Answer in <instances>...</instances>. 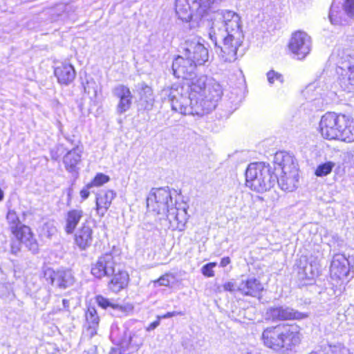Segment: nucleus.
<instances>
[{
  "label": "nucleus",
  "instance_id": "obj_24",
  "mask_svg": "<svg viewBox=\"0 0 354 354\" xmlns=\"http://www.w3.org/2000/svg\"><path fill=\"white\" fill-rule=\"evenodd\" d=\"M143 338L141 333L138 332H128L126 340L123 343V351H120V354H129L133 351H138L143 344Z\"/></svg>",
  "mask_w": 354,
  "mask_h": 354
},
{
  "label": "nucleus",
  "instance_id": "obj_11",
  "mask_svg": "<svg viewBox=\"0 0 354 354\" xmlns=\"http://www.w3.org/2000/svg\"><path fill=\"white\" fill-rule=\"evenodd\" d=\"M184 46V56L194 62L196 66L203 65L208 60V50L199 38L187 39Z\"/></svg>",
  "mask_w": 354,
  "mask_h": 354
},
{
  "label": "nucleus",
  "instance_id": "obj_50",
  "mask_svg": "<svg viewBox=\"0 0 354 354\" xmlns=\"http://www.w3.org/2000/svg\"><path fill=\"white\" fill-rule=\"evenodd\" d=\"M84 91H85L86 93H90V91H89V90H87V87H86V86H84Z\"/></svg>",
  "mask_w": 354,
  "mask_h": 354
},
{
  "label": "nucleus",
  "instance_id": "obj_18",
  "mask_svg": "<svg viewBox=\"0 0 354 354\" xmlns=\"http://www.w3.org/2000/svg\"><path fill=\"white\" fill-rule=\"evenodd\" d=\"M263 289V284L256 278L243 280L237 286V290L243 295L259 298Z\"/></svg>",
  "mask_w": 354,
  "mask_h": 354
},
{
  "label": "nucleus",
  "instance_id": "obj_21",
  "mask_svg": "<svg viewBox=\"0 0 354 354\" xmlns=\"http://www.w3.org/2000/svg\"><path fill=\"white\" fill-rule=\"evenodd\" d=\"M51 284L60 288H66L73 283V277L70 270H58L50 274Z\"/></svg>",
  "mask_w": 354,
  "mask_h": 354
},
{
  "label": "nucleus",
  "instance_id": "obj_10",
  "mask_svg": "<svg viewBox=\"0 0 354 354\" xmlns=\"http://www.w3.org/2000/svg\"><path fill=\"white\" fill-rule=\"evenodd\" d=\"M354 17V0H334L330 6L329 19L334 25H347Z\"/></svg>",
  "mask_w": 354,
  "mask_h": 354
},
{
  "label": "nucleus",
  "instance_id": "obj_46",
  "mask_svg": "<svg viewBox=\"0 0 354 354\" xmlns=\"http://www.w3.org/2000/svg\"><path fill=\"white\" fill-rule=\"evenodd\" d=\"M66 140L71 142L73 145H74L75 147H79L78 144L80 143L79 141L77 142H75L73 139L70 138H66Z\"/></svg>",
  "mask_w": 354,
  "mask_h": 354
},
{
  "label": "nucleus",
  "instance_id": "obj_22",
  "mask_svg": "<svg viewBox=\"0 0 354 354\" xmlns=\"http://www.w3.org/2000/svg\"><path fill=\"white\" fill-rule=\"evenodd\" d=\"M115 193L112 190H102L96 196V209L100 216H104L109 208Z\"/></svg>",
  "mask_w": 354,
  "mask_h": 354
},
{
  "label": "nucleus",
  "instance_id": "obj_8",
  "mask_svg": "<svg viewBox=\"0 0 354 354\" xmlns=\"http://www.w3.org/2000/svg\"><path fill=\"white\" fill-rule=\"evenodd\" d=\"M6 218L10 224L12 233L15 238L22 241L25 246L33 254L39 251V245L34 238L32 232L29 227L21 225L19 219L14 210L10 209Z\"/></svg>",
  "mask_w": 354,
  "mask_h": 354
},
{
  "label": "nucleus",
  "instance_id": "obj_20",
  "mask_svg": "<svg viewBox=\"0 0 354 354\" xmlns=\"http://www.w3.org/2000/svg\"><path fill=\"white\" fill-rule=\"evenodd\" d=\"M82 150L80 147H73L68 151L63 158V162L65 169L70 173H78L79 168L77 165L81 162Z\"/></svg>",
  "mask_w": 354,
  "mask_h": 354
},
{
  "label": "nucleus",
  "instance_id": "obj_15",
  "mask_svg": "<svg viewBox=\"0 0 354 354\" xmlns=\"http://www.w3.org/2000/svg\"><path fill=\"white\" fill-rule=\"evenodd\" d=\"M266 316L272 321L301 319L306 317L304 313L286 306L271 307L267 310Z\"/></svg>",
  "mask_w": 354,
  "mask_h": 354
},
{
  "label": "nucleus",
  "instance_id": "obj_43",
  "mask_svg": "<svg viewBox=\"0 0 354 354\" xmlns=\"http://www.w3.org/2000/svg\"><path fill=\"white\" fill-rule=\"evenodd\" d=\"M160 324L159 321H155L152 323H151L149 326L147 328V330H151L155 329L156 327H158Z\"/></svg>",
  "mask_w": 354,
  "mask_h": 354
},
{
  "label": "nucleus",
  "instance_id": "obj_29",
  "mask_svg": "<svg viewBox=\"0 0 354 354\" xmlns=\"http://www.w3.org/2000/svg\"><path fill=\"white\" fill-rule=\"evenodd\" d=\"M82 216L83 211L82 209H72L68 212L66 216L65 226V231L67 234L73 233Z\"/></svg>",
  "mask_w": 354,
  "mask_h": 354
},
{
  "label": "nucleus",
  "instance_id": "obj_45",
  "mask_svg": "<svg viewBox=\"0 0 354 354\" xmlns=\"http://www.w3.org/2000/svg\"><path fill=\"white\" fill-rule=\"evenodd\" d=\"M63 309L66 310H68L70 308V300L66 299H63L62 300Z\"/></svg>",
  "mask_w": 354,
  "mask_h": 354
},
{
  "label": "nucleus",
  "instance_id": "obj_48",
  "mask_svg": "<svg viewBox=\"0 0 354 354\" xmlns=\"http://www.w3.org/2000/svg\"><path fill=\"white\" fill-rule=\"evenodd\" d=\"M72 194H73V188L72 187H69L67 189V194H68V198L71 197Z\"/></svg>",
  "mask_w": 354,
  "mask_h": 354
},
{
  "label": "nucleus",
  "instance_id": "obj_9",
  "mask_svg": "<svg viewBox=\"0 0 354 354\" xmlns=\"http://www.w3.org/2000/svg\"><path fill=\"white\" fill-rule=\"evenodd\" d=\"M336 73L344 90L354 89V55L343 52L336 63Z\"/></svg>",
  "mask_w": 354,
  "mask_h": 354
},
{
  "label": "nucleus",
  "instance_id": "obj_35",
  "mask_svg": "<svg viewBox=\"0 0 354 354\" xmlns=\"http://www.w3.org/2000/svg\"><path fill=\"white\" fill-rule=\"evenodd\" d=\"M267 78L270 84H273L275 81L279 82L280 84H282L283 82V76L274 71H270L267 73Z\"/></svg>",
  "mask_w": 354,
  "mask_h": 354
},
{
  "label": "nucleus",
  "instance_id": "obj_47",
  "mask_svg": "<svg viewBox=\"0 0 354 354\" xmlns=\"http://www.w3.org/2000/svg\"><path fill=\"white\" fill-rule=\"evenodd\" d=\"M82 354H95V349L91 348L88 351H84Z\"/></svg>",
  "mask_w": 354,
  "mask_h": 354
},
{
  "label": "nucleus",
  "instance_id": "obj_5",
  "mask_svg": "<svg viewBox=\"0 0 354 354\" xmlns=\"http://www.w3.org/2000/svg\"><path fill=\"white\" fill-rule=\"evenodd\" d=\"M265 346L274 351H290L301 341L296 326H278L267 328L262 333Z\"/></svg>",
  "mask_w": 354,
  "mask_h": 354
},
{
  "label": "nucleus",
  "instance_id": "obj_40",
  "mask_svg": "<svg viewBox=\"0 0 354 354\" xmlns=\"http://www.w3.org/2000/svg\"><path fill=\"white\" fill-rule=\"evenodd\" d=\"M184 315V313L181 311H172V312L167 313L162 317L166 319V318H170V317L176 316V315Z\"/></svg>",
  "mask_w": 354,
  "mask_h": 354
},
{
  "label": "nucleus",
  "instance_id": "obj_32",
  "mask_svg": "<svg viewBox=\"0 0 354 354\" xmlns=\"http://www.w3.org/2000/svg\"><path fill=\"white\" fill-rule=\"evenodd\" d=\"M95 299L98 306L102 308L106 309L111 308L113 309H122V306L115 303L113 299H107L102 295L96 296Z\"/></svg>",
  "mask_w": 354,
  "mask_h": 354
},
{
  "label": "nucleus",
  "instance_id": "obj_42",
  "mask_svg": "<svg viewBox=\"0 0 354 354\" xmlns=\"http://www.w3.org/2000/svg\"><path fill=\"white\" fill-rule=\"evenodd\" d=\"M88 189V187L86 189H83L80 192V196H81L82 198L84 200L86 199L90 194Z\"/></svg>",
  "mask_w": 354,
  "mask_h": 354
},
{
  "label": "nucleus",
  "instance_id": "obj_33",
  "mask_svg": "<svg viewBox=\"0 0 354 354\" xmlns=\"http://www.w3.org/2000/svg\"><path fill=\"white\" fill-rule=\"evenodd\" d=\"M335 164L333 162H327L319 165L316 171L315 175L317 176H324L330 174L334 167Z\"/></svg>",
  "mask_w": 354,
  "mask_h": 354
},
{
  "label": "nucleus",
  "instance_id": "obj_37",
  "mask_svg": "<svg viewBox=\"0 0 354 354\" xmlns=\"http://www.w3.org/2000/svg\"><path fill=\"white\" fill-rule=\"evenodd\" d=\"M169 275L165 274L160 277L156 281H154V283H158L159 286H169L170 281H169Z\"/></svg>",
  "mask_w": 354,
  "mask_h": 354
},
{
  "label": "nucleus",
  "instance_id": "obj_7",
  "mask_svg": "<svg viewBox=\"0 0 354 354\" xmlns=\"http://www.w3.org/2000/svg\"><path fill=\"white\" fill-rule=\"evenodd\" d=\"M245 185L257 192L270 190L277 180V175L269 165L264 162L250 163L245 171Z\"/></svg>",
  "mask_w": 354,
  "mask_h": 354
},
{
  "label": "nucleus",
  "instance_id": "obj_3",
  "mask_svg": "<svg viewBox=\"0 0 354 354\" xmlns=\"http://www.w3.org/2000/svg\"><path fill=\"white\" fill-rule=\"evenodd\" d=\"M186 205L176 207L169 187L153 188L147 199L148 210L165 216L171 227L181 230L187 219Z\"/></svg>",
  "mask_w": 354,
  "mask_h": 354
},
{
  "label": "nucleus",
  "instance_id": "obj_17",
  "mask_svg": "<svg viewBox=\"0 0 354 354\" xmlns=\"http://www.w3.org/2000/svg\"><path fill=\"white\" fill-rule=\"evenodd\" d=\"M330 274L341 279L347 277L349 271V262L344 254H337L334 255L330 263Z\"/></svg>",
  "mask_w": 354,
  "mask_h": 354
},
{
  "label": "nucleus",
  "instance_id": "obj_6",
  "mask_svg": "<svg viewBox=\"0 0 354 354\" xmlns=\"http://www.w3.org/2000/svg\"><path fill=\"white\" fill-rule=\"evenodd\" d=\"M274 169L281 170L282 175L277 180L280 188L285 192H293L297 187L299 173L294 158L283 151L277 152L274 157Z\"/></svg>",
  "mask_w": 354,
  "mask_h": 354
},
{
  "label": "nucleus",
  "instance_id": "obj_1",
  "mask_svg": "<svg viewBox=\"0 0 354 354\" xmlns=\"http://www.w3.org/2000/svg\"><path fill=\"white\" fill-rule=\"evenodd\" d=\"M189 87V94L179 85H173L163 91L174 111L182 115L202 116L213 111L223 95L219 82L204 75L192 80Z\"/></svg>",
  "mask_w": 354,
  "mask_h": 354
},
{
  "label": "nucleus",
  "instance_id": "obj_34",
  "mask_svg": "<svg viewBox=\"0 0 354 354\" xmlns=\"http://www.w3.org/2000/svg\"><path fill=\"white\" fill-rule=\"evenodd\" d=\"M110 180V178L109 176H106L102 173H98L93 180L87 185L88 188H91L93 186H101L104 185V183L109 182Z\"/></svg>",
  "mask_w": 354,
  "mask_h": 354
},
{
  "label": "nucleus",
  "instance_id": "obj_31",
  "mask_svg": "<svg viewBox=\"0 0 354 354\" xmlns=\"http://www.w3.org/2000/svg\"><path fill=\"white\" fill-rule=\"evenodd\" d=\"M127 330L124 328H120L118 326H112L110 338L113 343L120 347V351H123V342L126 340Z\"/></svg>",
  "mask_w": 354,
  "mask_h": 354
},
{
  "label": "nucleus",
  "instance_id": "obj_38",
  "mask_svg": "<svg viewBox=\"0 0 354 354\" xmlns=\"http://www.w3.org/2000/svg\"><path fill=\"white\" fill-rule=\"evenodd\" d=\"M16 241H12L11 243V253L13 254H17L20 251V245L21 243L24 244L22 241L19 240L17 238Z\"/></svg>",
  "mask_w": 354,
  "mask_h": 354
},
{
  "label": "nucleus",
  "instance_id": "obj_49",
  "mask_svg": "<svg viewBox=\"0 0 354 354\" xmlns=\"http://www.w3.org/2000/svg\"><path fill=\"white\" fill-rule=\"evenodd\" d=\"M64 8H65V6H64V5H63V4H60V5L57 6V7H56V8H55V9H56V10H64Z\"/></svg>",
  "mask_w": 354,
  "mask_h": 354
},
{
  "label": "nucleus",
  "instance_id": "obj_39",
  "mask_svg": "<svg viewBox=\"0 0 354 354\" xmlns=\"http://www.w3.org/2000/svg\"><path fill=\"white\" fill-rule=\"evenodd\" d=\"M223 290L225 291H229L233 292L236 290V285L232 281H227L223 284Z\"/></svg>",
  "mask_w": 354,
  "mask_h": 354
},
{
  "label": "nucleus",
  "instance_id": "obj_28",
  "mask_svg": "<svg viewBox=\"0 0 354 354\" xmlns=\"http://www.w3.org/2000/svg\"><path fill=\"white\" fill-rule=\"evenodd\" d=\"M308 354H351V353L344 344L336 343L323 344Z\"/></svg>",
  "mask_w": 354,
  "mask_h": 354
},
{
  "label": "nucleus",
  "instance_id": "obj_44",
  "mask_svg": "<svg viewBox=\"0 0 354 354\" xmlns=\"http://www.w3.org/2000/svg\"><path fill=\"white\" fill-rule=\"evenodd\" d=\"M230 263V259L229 257H224L221 259L220 265L221 267H225Z\"/></svg>",
  "mask_w": 354,
  "mask_h": 354
},
{
  "label": "nucleus",
  "instance_id": "obj_27",
  "mask_svg": "<svg viewBox=\"0 0 354 354\" xmlns=\"http://www.w3.org/2000/svg\"><path fill=\"white\" fill-rule=\"evenodd\" d=\"M136 88L140 96L141 106L146 110H151L154 103V97L151 88L144 82L138 84Z\"/></svg>",
  "mask_w": 354,
  "mask_h": 354
},
{
  "label": "nucleus",
  "instance_id": "obj_26",
  "mask_svg": "<svg viewBox=\"0 0 354 354\" xmlns=\"http://www.w3.org/2000/svg\"><path fill=\"white\" fill-rule=\"evenodd\" d=\"M129 277L126 271L119 270L113 274V277L108 283L109 289L115 293L120 292L124 289L129 283Z\"/></svg>",
  "mask_w": 354,
  "mask_h": 354
},
{
  "label": "nucleus",
  "instance_id": "obj_14",
  "mask_svg": "<svg viewBox=\"0 0 354 354\" xmlns=\"http://www.w3.org/2000/svg\"><path fill=\"white\" fill-rule=\"evenodd\" d=\"M115 261L111 252H107L98 257L92 265L91 274L98 279L113 275L115 272Z\"/></svg>",
  "mask_w": 354,
  "mask_h": 354
},
{
  "label": "nucleus",
  "instance_id": "obj_12",
  "mask_svg": "<svg viewBox=\"0 0 354 354\" xmlns=\"http://www.w3.org/2000/svg\"><path fill=\"white\" fill-rule=\"evenodd\" d=\"M288 48L299 59H304L311 50V37L303 30H297L291 35Z\"/></svg>",
  "mask_w": 354,
  "mask_h": 354
},
{
  "label": "nucleus",
  "instance_id": "obj_16",
  "mask_svg": "<svg viewBox=\"0 0 354 354\" xmlns=\"http://www.w3.org/2000/svg\"><path fill=\"white\" fill-rule=\"evenodd\" d=\"M113 94L119 99L116 106L117 113L121 115L127 111L131 106L133 98L129 88L127 86L120 84L113 89Z\"/></svg>",
  "mask_w": 354,
  "mask_h": 354
},
{
  "label": "nucleus",
  "instance_id": "obj_4",
  "mask_svg": "<svg viewBox=\"0 0 354 354\" xmlns=\"http://www.w3.org/2000/svg\"><path fill=\"white\" fill-rule=\"evenodd\" d=\"M319 130L325 139L348 143L354 141V122L345 115L333 112L325 113L319 122Z\"/></svg>",
  "mask_w": 354,
  "mask_h": 354
},
{
  "label": "nucleus",
  "instance_id": "obj_41",
  "mask_svg": "<svg viewBox=\"0 0 354 354\" xmlns=\"http://www.w3.org/2000/svg\"><path fill=\"white\" fill-rule=\"evenodd\" d=\"M50 154L51 159L54 160H57L60 156L58 153V149L55 148L50 149Z\"/></svg>",
  "mask_w": 354,
  "mask_h": 354
},
{
  "label": "nucleus",
  "instance_id": "obj_13",
  "mask_svg": "<svg viewBox=\"0 0 354 354\" xmlns=\"http://www.w3.org/2000/svg\"><path fill=\"white\" fill-rule=\"evenodd\" d=\"M196 67L194 62L186 57L178 55L173 61V74L178 78L190 80L191 82L195 77Z\"/></svg>",
  "mask_w": 354,
  "mask_h": 354
},
{
  "label": "nucleus",
  "instance_id": "obj_25",
  "mask_svg": "<svg viewBox=\"0 0 354 354\" xmlns=\"http://www.w3.org/2000/svg\"><path fill=\"white\" fill-rule=\"evenodd\" d=\"M93 241V230L90 226L83 225L75 235V242L81 250H86Z\"/></svg>",
  "mask_w": 354,
  "mask_h": 354
},
{
  "label": "nucleus",
  "instance_id": "obj_2",
  "mask_svg": "<svg viewBox=\"0 0 354 354\" xmlns=\"http://www.w3.org/2000/svg\"><path fill=\"white\" fill-rule=\"evenodd\" d=\"M216 29L219 31L223 29L225 34L221 35L223 44L219 47L221 56L225 62L234 61L236 59L237 49L241 45L243 38L239 16L231 10H218L216 12L209 35L216 46Z\"/></svg>",
  "mask_w": 354,
  "mask_h": 354
},
{
  "label": "nucleus",
  "instance_id": "obj_30",
  "mask_svg": "<svg viewBox=\"0 0 354 354\" xmlns=\"http://www.w3.org/2000/svg\"><path fill=\"white\" fill-rule=\"evenodd\" d=\"M86 324H88V330L90 331L91 336L96 334V329L98 327L100 317L97 310L93 306H88L85 313Z\"/></svg>",
  "mask_w": 354,
  "mask_h": 354
},
{
  "label": "nucleus",
  "instance_id": "obj_19",
  "mask_svg": "<svg viewBox=\"0 0 354 354\" xmlns=\"http://www.w3.org/2000/svg\"><path fill=\"white\" fill-rule=\"evenodd\" d=\"M297 266L299 268L298 275L300 279L312 280L319 273V266L314 262L308 263L307 257L301 256L297 261Z\"/></svg>",
  "mask_w": 354,
  "mask_h": 354
},
{
  "label": "nucleus",
  "instance_id": "obj_23",
  "mask_svg": "<svg viewBox=\"0 0 354 354\" xmlns=\"http://www.w3.org/2000/svg\"><path fill=\"white\" fill-rule=\"evenodd\" d=\"M54 73L58 82L65 85L71 84L76 75L73 66L70 64H62L57 66L54 70Z\"/></svg>",
  "mask_w": 354,
  "mask_h": 354
},
{
  "label": "nucleus",
  "instance_id": "obj_36",
  "mask_svg": "<svg viewBox=\"0 0 354 354\" xmlns=\"http://www.w3.org/2000/svg\"><path fill=\"white\" fill-rule=\"evenodd\" d=\"M216 266V263H209L204 265L201 269L203 275L211 277H214V272L213 268Z\"/></svg>",
  "mask_w": 354,
  "mask_h": 354
}]
</instances>
